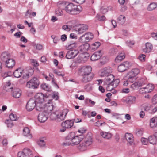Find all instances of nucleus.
Instances as JSON below:
<instances>
[{
	"label": "nucleus",
	"instance_id": "nucleus-1",
	"mask_svg": "<svg viewBox=\"0 0 157 157\" xmlns=\"http://www.w3.org/2000/svg\"><path fill=\"white\" fill-rule=\"evenodd\" d=\"M92 143V137L90 134L86 135L84 141L81 143L78 146V149L81 151L86 150L87 147Z\"/></svg>",
	"mask_w": 157,
	"mask_h": 157
},
{
	"label": "nucleus",
	"instance_id": "nucleus-2",
	"mask_svg": "<svg viewBox=\"0 0 157 157\" xmlns=\"http://www.w3.org/2000/svg\"><path fill=\"white\" fill-rule=\"evenodd\" d=\"M84 137L85 136L83 134L75 136L72 142H66L63 143V145L66 146H69L70 145L72 146L77 145L84 138Z\"/></svg>",
	"mask_w": 157,
	"mask_h": 157
},
{
	"label": "nucleus",
	"instance_id": "nucleus-3",
	"mask_svg": "<svg viewBox=\"0 0 157 157\" xmlns=\"http://www.w3.org/2000/svg\"><path fill=\"white\" fill-rule=\"evenodd\" d=\"M39 84L38 79L36 77L33 78L26 84V87L29 88H37Z\"/></svg>",
	"mask_w": 157,
	"mask_h": 157
},
{
	"label": "nucleus",
	"instance_id": "nucleus-4",
	"mask_svg": "<svg viewBox=\"0 0 157 157\" xmlns=\"http://www.w3.org/2000/svg\"><path fill=\"white\" fill-rule=\"evenodd\" d=\"M92 33L88 32L81 36L79 39V41L82 43L89 42L93 38Z\"/></svg>",
	"mask_w": 157,
	"mask_h": 157
},
{
	"label": "nucleus",
	"instance_id": "nucleus-5",
	"mask_svg": "<svg viewBox=\"0 0 157 157\" xmlns=\"http://www.w3.org/2000/svg\"><path fill=\"white\" fill-rule=\"evenodd\" d=\"M61 6H65L64 10L67 13H71L72 14L74 9L75 7V5L72 3L63 2L61 4Z\"/></svg>",
	"mask_w": 157,
	"mask_h": 157
},
{
	"label": "nucleus",
	"instance_id": "nucleus-6",
	"mask_svg": "<svg viewBox=\"0 0 157 157\" xmlns=\"http://www.w3.org/2000/svg\"><path fill=\"white\" fill-rule=\"evenodd\" d=\"M88 26L86 25H78L74 27V30L78 34H81L85 32L88 29Z\"/></svg>",
	"mask_w": 157,
	"mask_h": 157
},
{
	"label": "nucleus",
	"instance_id": "nucleus-7",
	"mask_svg": "<svg viewBox=\"0 0 157 157\" xmlns=\"http://www.w3.org/2000/svg\"><path fill=\"white\" fill-rule=\"evenodd\" d=\"M91 71L92 68L90 66L83 67L79 70L78 73L80 75H91Z\"/></svg>",
	"mask_w": 157,
	"mask_h": 157
},
{
	"label": "nucleus",
	"instance_id": "nucleus-8",
	"mask_svg": "<svg viewBox=\"0 0 157 157\" xmlns=\"http://www.w3.org/2000/svg\"><path fill=\"white\" fill-rule=\"evenodd\" d=\"M35 101L36 103H43L44 101H46L48 97L44 96L42 93H38L35 96Z\"/></svg>",
	"mask_w": 157,
	"mask_h": 157
},
{
	"label": "nucleus",
	"instance_id": "nucleus-9",
	"mask_svg": "<svg viewBox=\"0 0 157 157\" xmlns=\"http://www.w3.org/2000/svg\"><path fill=\"white\" fill-rule=\"evenodd\" d=\"M36 104L35 99L33 98H30L27 104L26 109L28 111H31L36 107Z\"/></svg>",
	"mask_w": 157,
	"mask_h": 157
},
{
	"label": "nucleus",
	"instance_id": "nucleus-10",
	"mask_svg": "<svg viewBox=\"0 0 157 157\" xmlns=\"http://www.w3.org/2000/svg\"><path fill=\"white\" fill-rule=\"evenodd\" d=\"M67 112V110L66 109H65L62 112L57 113L56 121L60 122L64 120Z\"/></svg>",
	"mask_w": 157,
	"mask_h": 157
},
{
	"label": "nucleus",
	"instance_id": "nucleus-11",
	"mask_svg": "<svg viewBox=\"0 0 157 157\" xmlns=\"http://www.w3.org/2000/svg\"><path fill=\"white\" fill-rule=\"evenodd\" d=\"M154 88V86L151 84H149L147 85L146 87L141 88L140 90V92L142 93H147L152 91Z\"/></svg>",
	"mask_w": 157,
	"mask_h": 157
},
{
	"label": "nucleus",
	"instance_id": "nucleus-12",
	"mask_svg": "<svg viewBox=\"0 0 157 157\" xmlns=\"http://www.w3.org/2000/svg\"><path fill=\"white\" fill-rule=\"evenodd\" d=\"M102 54L103 52L101 50H98L91 56L90 59L93 61L97 60L100 59Z\"/></svg>",
	"mask_w": 157,
	"mask_h": 157
},
{
	"label": "nucleus",
	"instance_id": "nucleus-13",
	"mask_svg": "<svg viewBox=\"0 0 157 157\" xmlns=\"http://www.w3.org/2000/svg\"><path fill=\"white\" fill-rule=\"evenodd\" d=\"M78 53V50H70L67 53L66 57L68 59L73 58L75 57Z\"/></svg>",
	"mask_w": 157,
	"mask_h": 157
},
{
	"label": "nucleus",
	"instance_id": "nucleus-14",
	"mask_svg": "<svg viewBox=\"0 0 157 157\" xmlns=\"http://www.w3.org/2000/svg\"><path fill=\"white\" fill-rule=\"evenodd\" d=\"M125 138L130 145L134 144V137L132 134L128 133H126L125 135Z\"/></svg>",
	"mask_w": 157,
	"mask_h": 157
},
{
	"label": "nucleus",
	"instance_id": "nucleus-15",
	"mask_svg": "<svg viewBox=\"0 0 157 157\" xmlns=\"http://www.w3.org/2000/svg\"><path fill=\"white\" fill-rule=\"evenodd\" d=\"M74 123V121L73 120H68L62 123L61 125L63 128H69L73 126Z\"/></svg>",
	"mask_w": 157,
	"mask_h": 157
},
{
	"label": "nucleus",
	"instance_id": "nucleus-16",
	"mask_svg": "<svg viewBox=\"0 0 157 157\" xmlns=\"http://www.w3.org/2000/svg\"><path fill=\"white\" fill-rule=\"evenodd\" d=\"M129 66V63L128 62H124L118 67V70L120 72H123L128 69Z\"/></svg>",
	"mask_w": 157,
	"mask_h": 157
},
{
	"label": "nucleus",
	"instance_id": "nucleus-17",
	"mask_svg": "<svg viewBox=\"0 0 157 157\" xmlns=\"http://www.w3.org/2000/svg\"><path fill=\"white\" fill-rule=\"evenodd\" d=\"M112 72V69L110 67H107L104 68L101 71L100 75L101 76H106L111 75L110 74Z\"/></svg>",
	"mask_w": 157,
	"mask_h": 157
},
{
	"label": "nucleus",
	"instance_id": "nucleus-18",
	"mask_svg": "<svg viewBox=\"0 0 157 157\" xmlns=\"http://www.w3.org/2000/svg\"><path fill=\"white\" fill-rule=\"evenodd\" d=\"M47 113L44 111L40 113L38 117L39 121L41 123L45 122L48 119Z\"/></svg>",
	"mask_w": 157,
	"mask_h": 157
},
{
	"label": "nucleus",
	"instance_id": "nucleus-19",
	"mask_svg": "<svg viewBox=\"0 0 157 157\" xmlns=\"http://www.w3.org/2000/svg\"><path fill=\"white\" fill-rule=\"evenodd\" d=\"M78 52V54H79V56L83 59L84 61L86 62L89 57V54L87 52H83L82 50H79Z\"/></svg>",
	"mask_w": 157,
	"mask_h": 157
},
{
	"label": "nucleus",
	"instance_id": "nucleus-20",
	"mask_svg": "<svg viewBox=\"0 0 157 157\" xmlns=\"http://www.w3.org/2000/svg\"><path fill=\"white\" fill-rule=\"evenodd\" d=\"M82 76H83V77L82 78L81 82L84 83H86L91 81L94 76L93 74Z\"/></svg>",
	"mask_w": 157,
	"mask_h": 157
},
{
	"label": "nucleus",
	"instance_id": "nucleus-21",
	"mask_svg": "<svg viewBox=\"0 0 157 157\" xmlns=\"http://www.w3.org/2000/svg\"><path fill=\"white\" fill-rule=\"evenodd\" d=\"M53 109V105L52 103L48 102L45 105L44 111L47 114L52 111Z\"/></svg>",
	"mask_w": 157,
	"mask_h": 157
},
{
	"label": "nucleus",
	"instance_id": "nucleus-22",
	"mask_svg": "<svg viewBox=\"0 0 157 157\" xmlns=\"http://www.w3.org/2000/svg\"><path fill=\"white\" fill-rule=\"evenodd\" d=\"M10 55L7 52H3L1 56V59L3 62H5L9 59L10 58Z\"/></svg>",
	"mask_w": 157,
	"mask_h": 157
},
{
	"label": "nucleus",
	"instance_id": "nucleus-23",
	"mask_svg": "<svg viewBox=\"0 0 157 157\" xmlns=\"http://www.w3.org/2000/svg\"><path fill=\"white\" fill-rule=\"evenodd\" d=\"M100 134L103 138L105 139H110L112 136V134L109 132L101 131L100 132Z\"/></svg>",
	"mask_w": 157,
	"mask_h": 157
},
{
	"label": "nucleus",
	"instance_id": "nucleus-24",
	"mask_svg": "<svg viewBox=\"0 0 157 157\" xmlns=\"http://www.w3.org/2000/svg\"><path fill=\"white\" fill-rule=\"evenodd\" d=\"M125 58L124 53L122 52L119 54L115 59V62L118 63L123 60Z\"/></svg>",
	"mask_w": 157,
	"mask_h": 157
},
{
	"label": "nucleus",
	"instance_id": "nucleus-25",
	"mask_svg": "<svg viewBox=\"0 0 157 157\" xmlns=\"http://www.w3.org/2000/svg\"><path fill=\"white\" fill-rule=\"evenodd\" d=\"M6 66L9 68H12L15 64V61L12 59L10 58L5 62Z\"/></svg>",
	"mask_w": 157,
	"mask_h": 157
},
{
	"label": "nucleus",
	"instance_id": "nucleus-26",
	"mask_svg": "<svg viewBox=\"0 0 157 157\" xmlns=\"http://www.w3.org/2000/svg\"><path fill=\"white\" fill-rule=\"evenodd\" d=\"M23 70L21 68L17 69L13 72V74L16 78H19L22 75Z\"/></svg>",
	"mask_w": 157,
	"mask_h": 157
},
{
	"label": "nucleus",
	"instance_id": "nucleus-27",
	"mask_svg": "<svg viewBox=\"0 0 157 157\" xmlns=\"http://www.w3.org/2000/svg\"><path fill=\"white\" fill-rule=\"evenodd\" d=\"M21 91L19 88L14 89L13 93V97L15 98L20 97L21 94Z\"/></svg>",
	"mask_w": 157,
	"mask_h": 157
},
{
	"label": "nucleus",
	"instance_id": "nucleus-28",
	"mask_svg": "<svg viewBox=\"0 0 157 157\" xmlns=\"http://www.w3.org/2000/svg\"><path fill=\"white\" fill-rule=\"evenodd\" d=\"M75 135L74 132H71L69 133L66 137V142H71L73 141Z\"/></svg>",
	"mask_w": 157,
	"mask_h": 157
},
{
	"label": "nucleus",
	"instance_id": "nucleus-29",
	"mask_svg": "<svg viewBox=\"0 0 157 157\" xmlns=\"http://www.w3.org/2000/svg\"><path fill=\"white\" fill-rule=\"evenodd\" d=\"M140 70L138 68H134L129 73L131 76L134 77H135L140 72Z\"/></svg>",
	"mask_w": 157,
	"mask_h": 157
},
{
	"label": "nucleus",
	"instance_id": "nucleus-30",
	"mask_svg": "<svg viewBox=\"0 0 157 157\" xmlns=\"http://www.w3.org/2000/svg\"><path fill=\"white\" fill-rule=\"evenodd\" d=\"M105 80L106 82L108 83V84H112V82L114 80L113 75H109L106 76Z\"/></svg>",
	"mask_w": 157,
	"mask_h": 157
},
{
	"label": "nucleus",
	"instance_id": "nucleus-31",
	"mask_svg": "<svg viewBox=\"0 0 157 157\" xmlns=\"http://www.w3.org/2000/svg\"><path fill=\"white\" fill-rule=\"evenodd\" d=\"M43 103H36V108L37 110L41 111L44 110L45 105L43 104Z\"/></svg>",
	"mask_w": 157,
	"mask_h": 157
},
{
	"label": "nucleus",
	"instance_id": "nucleus-32",
	"mask_svg": "<svg viewBox=\"0 0 157 157\" xmlns=\"http://www.w3.org/2000/svg\"><path fill=\"white\" fill-rule=\"evenodd\" d=\"M23 151L25 154L26 156H28L29 157H33V155L30 149L28 148H25L24 149Z\"/></svg>",
	"mask_w": 157,
	"mask_h": 157
},
{
	"label": "nucleus",
	"instance_id": "nucleus-33",
	"mask_svg": "<svg viewBox=\"0 0 157 157\" xmlns=\"http://www.w3.org/2000/svg\"><path fill=\"white\" fill-rule=\"evenodd\" d=\"M157 7V4L152 2L150 3L147 7V10L149 11H151Z\"/></svg>",
	"mask_w": 157,
	"mask_h": 157
},
{
	"label": "nucleus",
	"instance_id": "nucleus-34",
	"mask_svg": "<svg viewBox=\"0 0 157 157\" xmlns=\"http://www.w3.org/2000/svg\"><path fill=\"white\" fill-rule=\"evenodd\" d=\"M82 9L80 6H76L75 5V7L73 10L72 14H78L81 11Z\"/></svg>",
	"mask_w": 157,
	"mask_h": 157
},
{
	"label": "nucleus",
	"instance_id": "nucleus-35",
	"mask_svg": "<svg viewBox=\"0 0 157 157\" xmlns=\"http://www.w3.org/2000/svg\"><path fill=\"white\" fill-rule=\"evenodd\" d=\"M136 98L135 96H130L127 98V102L129 103L133 104L135 102Z\"/></svg>",
	"mask_w": 157,
	"mask_h": 157
},
{
	"label": "nucleus",
	"instance_id": "nucleus-36",
	"mask_svg": "<svg viewBox=\"0 0 157 157\" xmlns=\"http://www.w3.org/2000/svg\"><path fill=\"white\" fill-rule=\"evenodd\" d=\"M125 21V16L123 15H120L118 18V22L121 24L122 25L124 24Z\"/></svg>",
	"mask_w": 157,
	"mask_h": 157
},
{
	"label": "nucleus",
	"instance_id": "nucleus-37",
	"mask_svg": "<svg viewBox=\"0 0 157 157\" xmlns=\"http://www.w3.org/2000/svg\"><path fill=\"white\" fill-rule=\"evenodd\" d=\"M23 134L24 136L31 138L32 136L30 134V130L28 127H25L23 130Z\"/></svg>",
	"mask_w": 157,
	"mask_h": 157
},
{
	"label": "nucleus",
	"instance_id": "nucleus-38",
	"mask_svg": "<svg viewBox=\"0 0 157 157\" xmlns=\"http://www.w3.org/2000/svg\"><path fill=\"white\" fill-rule=\"evenodd\" d=\"M41 88L47 91L51 90L50 87L48 84L45 83H43L41 85Z\"/></svg>",
	"mask_w": 157,
	"mask_h": 157
},
{
	"label": "nucleus",
	"instance_id": "nucleus-39",
	"mask_svg": "<svg viewBox=\"0 0 157 157\" xmlns=\"http://www.w3.org/2000/svg\"><path fill=\"white\" fill-rule=\"evenodd\" d=\"M78 45L75 42L71 43L68 46V49H73L78 48Z\"/></svg>",
	"mask_w": 157,
	"mask_h": 157
},
{
	"label": "nucleus",
	"instance_id": "nucleus-40",
	"mask_svg": "<svg viewBox=\"0 0 157 157\" xmlns=\"http://www.w3.org/2000/svg\"><path fill=\"white\" fill-rule=\"evenodd\" d=\"M55 14L57 16H62L63 14V10L59 9H57L55 11Z\"/></svg>",
	"mask_w": 157,
	"mask_h": 157
},
{
	"label": "nucleus",
	"instance_id": "nucleus-41",
	"mask_svg": "<svg viewBox=\"0 0 157 157\" xmlns=\"http://www.w3.org/2000/svg\"><path fill=\"white\" fill-rule=\"evenodd\" d=\"M10 119L11 121H16L17 120L18 117H17L16 115L13 113H11L9 115Z\"/></svg>",
	"mask_w": 157,
	"mask_h": 157
},
{
	"label": "nucleus",
	"instance_id": "nucleus-42",
	"mask_svg": "<svg viewBox=\"0 0 157 157\" xmlns=\"http://www.w3.org/2000/svg\"><path fill=\"white\" fill-rule=\"evenodd\" d=\"M142 84L139 82H135L131 85V87L133 89L136 88L139 86H141Z\"/></svg>",
	"mask_w": 157,
	"mask_h": 157
},
{
	"label": "nucleus",
	"instance_id": "nucleus-43",
	"mask_svg": "<svg viewBox=\"0 0 157 157\" xmlns=\"http://www.w3.org/2000/svg\"><path fill=\"white\" fill-rule=\"evenodd\" d=\"M120 82V81L119 79H117L115 80H114L112 82V85L113 87H117L118 85Z\"/></svg>",
	"mask_w": 157,
	"mask_h": 157
},
{
	"label": "nucleus",
	"instance_id": "nucleus-44",
	"mask_svg": "<svg viewBox=\"0 0 157 157\" xmlns=\"http://www.w3.org/2000/svg\"><path fill=\"white\" fill-rule=\"evenodd\" d=\"M57 113L56 112L53 113H52L50 115V118L52 120L56 121Z\"/></svg>",
	"mask_w": 157,
	"mask_h": 157
},
{
	"label": "nucleus",
	"instance_id": "nucleus-45",
	"mask_svg": "<svg viewBox=\"0 0 157 157\" xmlns=\"http://www.w3.org/2000/svg\"><path fill=\"white\" fill-rule=\"evenodd\" d=\"M10 84L9 83L5 86L4 89L6 91L10 92L12 91V89H13V88L12 87H10Z\"/></svg>",
	"mask_w": 157,
	"mask_h": 157
},
{
	"label": "nucleus",
	"instance_id": "nucleus-46",
	"mask_svg": "<svg viewBox=\"0 0 157 157\" xmlns=\"http://www.w3.org/2000/svg\"><path fill=\"white\" fill-rule=\"evenodd\" d=\"M12 121H10L8 120H6V121L5 123L7 125L8 127H11L13 126V124Z\"/></svg>",
	"mask_w": 157,
	"mask_h": 157
},
{
	"label": "nucleus",
	"instance_id": "nucleus-47",
	"mask_svg": "<svg viewBox=\"0 0 157 157\" xmlns=\"http://www.w3.org/2000/svg\"><path fill=\"white\" fill-rule=\"evenodd\" d=\"M146 56L143 54H140L138 56V59L141 61H144L145 60Z\"/></svg>",
	"mask_w": 157,
	"mask_h": 157
},
{
	"label": "nucleus",
	"instance_id": "nucleus-48",
	"mask_svg": "<svg viewBox=\"0 0 157 157\" xmlns=\"http://www.w3.org/2000/svg\"><path fill=\"white\" fill-rule=\"evenodd\" d=\"M150 125L151 127L152 128L155 127L157 126V123L154 121H152L151 119L150 123Z\"/></svg>",
	"mask_w": 157,
	"mask_h": 157
},
{
	"label": "nucleus",
	"instance_id": "nucleus-49",
	"mask_svg": "<svg viewBox=\"0 0 157 157\" xmlns=\"http://www.w3.org/2000/svg\"><path fill=\"white\" fill-rule=\"evenodd\" d=\"M146 48L147 49H152L153 46L152 44L150 42H147L145 44Z\"/></svg>",
	"mask_w": 157,
	"mask_h": 157
},
{
	"label": "nucleus",
	"instance_id": "nucleus-50",
	"mask_svg": "<svg viewBox=\"0 0 157 157\" xmlns=\"http://www.w3.org/2000/svg\"><path fill=\"white\" fill-rule=\"evenodd\" d=\"M76 62L78 63H83L85 62L83 59L79 55V56L77 58Z\"/></svg>",
	"mask_w": 157,
	"mask_h": 157
},
{
	"label": "nucleus",
	"instance_id": "nucleus-51",
	"mask_svg": "<svg viewBox=\"0 0 157 157\" xmlns=\"http://www.w3.org/2000/svg\"><path fill=\"white\" fill-rule=\"evenodd\" d=\"M96 17L100 21H103L105 19V17L104 16H100L98 14L97 15Z\"/></svg>",
	"mask_w": 157,
	"mask_h": 157
},
{
	"label": "nucleus",
	"instance_id": "nucleus-52",
	"mask_svg": "<svg viewBox=\"0 0 157 157\" xmlns=\"http://www.w3.org/2000/svg\"><path fill=\"white\" fill-rule=\"evenodd\" d=\"M117 52L115 50H109V53L110 56H113L116 55Z\"/></svg>",
	"mask_w": 157,
	"mask_h": 157
},
{
	"label": "nucleus",
	"instance_id": "nucleus-53",
	"mask_svg": "<svg viewBox=\"0 0 157 157\" xmlns=\"http://www.w3.org/2000/svg\"><path fill=\"white\" fill-rule=\"evenodd\" d=\"M34 47L36 49H42L43 48V45L39 44H34Z\"/></svg>",
	"mask_w": 157,
	"mask_h": 157
},
{
	"label": "nucleus",
	"instance_id": "nucleus-54",
	"mask_svg": "<svg viewBox=\"0 0 157 157\" xmlns=\"http://www.w3.org/2000/svg\"><path fill=\"white\" fill-rule=\"evenodd\" d=\"M101 44L99 42H96L93 44L92 45L94 46V47L92 49H95L98 48L99 46Z\"/></svg>",
	"mask_w": 157,
	"mask_h": 157
},
{
	"label": "nucleus",
	"instance_id": "nucleus-55",
	"mask_svg": "<svg viewBox=\"0 0 157 157\" xmlns=\"http://www.w3.org/2000/svg\"><path fill=\"white\" fill-rule=\"evenodd\" d=\"M38 144L40 147H43L45 145V143L43 140H41L38 142Z\"/></svg>",
	"mask_w": 157,
	"mask_h": 157
},
{
	"label": "nucleus",
	"instance_id": "nucleus-56",
	"mask_svg": "<svg viewBox=\"0 0 157 157\" xmlns=\"http://www.w3.org/2000/svg\"><path fill=\"white\" fill-rule=\"evenodd\" d=\"M141 141L142 143L144 145L147 144L149 143L147 138H142Z\"/></svg>",
	"mask_w": 157,
	"mask_h": 157
},
{
	"label": "nucleus",
	"instance_id": "nucleus-57",
	"mask_svg": "<svg viewBox=\"0 0 157 157\" xmlns=\"http://www.w3.org/2000/svg\"><path fill=\"white\" fill-rule=\"evenodd\" d=\"M128 80L130 82L132 83L135 81L136 78L134 77L131 76L130 75L128 74Z\"/></svg>",
	"mask_w": 157,
	"mask_h": 157
},
{
	"label": "nucleus",
	"instance_id": "nucleus-58",
	"mask_svg": "<svg viewBox=\"0 0 157 157\" xmlns=\"http://www.w3.org/2000/svg\"><path fill=\"white\" fill-rule=\"evenodd\" d=\"M101 12L103 14H105L107 12L108 10L106 7H102L100 9Z\"/></svg>",
	"mask_w": 157,
	"mask_h": 157
},
{
	"label": "nucleus",
	"instance_id": "nucleus-59",
	"mask_svg": "<svg viewBox=\"0 0 157 157\" xmlns=\"http://www.w3.org/2000/svg\"><path fill=\"white\" fill-rule=\"evenodd\" d=\"M31 62L32 63L33 65L35 67H37L39 65V64L37 61L33 59H31L30 60Z\"/></svg>",
	"mask_w": 157,
	"mask_h": 157
},
{
	"label": "nucleus",
	"instance_id": "nucleus-60",
	"mask_svg": "<svg viewBox=\"0 0 157 157\" xmlns=\"http://www.w3.org/2000/svg\"><path fill=\"white\" fill-rule=\"evenodd\" d=\"M136 133L137 136H140L143 134V132L140 129H137L136 130Z\"/></svg>",
	"mask_w": 157,
	"mask_h": 157
},
{
	"label": "nucleus",
	"instance_id": "nucleus-61",
	"mask_svg": "<svg viewBox=\"0 0 157 157\" xmlns=\"http://www.w3.org/2000/svg\"><path fill=\"white\" fill-rule=\"evenodd\" d=\"M81 46L83 48V49H89L90 45L88 43H86L81 45Z\"/></svg>",
	"mask_w": 157,
	"mask_h": 157
},
{
	"label": "nucleus",
	"instance_id": "nucleus-62",
	"mask_svg": "<svg viewBox=\"0 0 157 157\" xmlns=\"http://www.w3.org/2000/svg\"><path fill=\"white\" fill-rule=\"evenodd\" d=\"M18 157H26L25 154L22 151V152H19L17 155Z\"/></svg>",
	"mask_w": 157,
	"mask_h": 157
},
{
	"label": "nucleus",
	"instance_id": "nucleus-63",
	"mask_svg": "<svg viewBox=\"0 0 157 157\" xmlns=\"http://www.w3.org/2000/svg\"><path fill=\"white\" fill-rule=\"evenodd\" d=\"M151 108V105L149 104H147L144 107V110L145 111H149Z\"/></svg>",
	"mask_w": 157,
	"mask_h": 157
},
{
	"label": "nucleus",
	"instance_id": "nucleus-64",
	"mask_svg": "<svg viewBox=\"0 0 157 157\" xmlns=\"http://www.w3.org/2000/svg\"><path fill=\"white\" fill-rule=\"evenodd\" d=\"M152 102L154 104L157 103V94L154 96L152 99Z\"/></svg>",
	"mask_w": 157,
	"mask_h": 157
}]
</instances>
